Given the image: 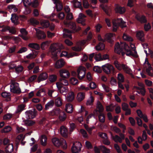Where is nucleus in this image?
I'll return each instance as SVG.
<instances>
[{
  "mask_svg": "<svg viewBox=\"0 0 153 153\" xmlns=\"http://www.w3.org/2000/svg\"><path fill=\"white\" fill-rule=\"evenodd\" d=\"M13 149V145L12 144H8L5 148V150L6 153H11Z\"/></svg>",
  "mask_w": 153,
  "mask_h": 153,
  "instance_id": "31",
  "label": "nucleus"
},
{
  "mask_svg": "<svg viewBox=\"0 0 153 153\" xmlns=\"http://www.w3.org/2000/svg\"><path fill=\"white\" fill-rule=\"evenodd\" d=\"M19 18L15 14L13 13L11 15V20L12 22L15 25H17L18 24V20Z\"/></svg>",
  "mask_w": 153,
  "mask_h": 153,
  "instance_id": "25",
  "label": "nucleus"
},
{
  "mask_svg": "<svg viewBox=\"0 0 153 153\" xmlns=\"http://www.w3.org/2000/svg\"><path fill=\"white\" fill-rule=\"evenodd\" d=\"M41 27L40 28L42 29L47 28L50 25V23L48 20H44L41 22Z\"/></svg>",
  "mask_w": 153,
  "mask_h": 153,
  "instance_id": "21",
  "label": "nucleus"
},
{
  "mask_svg": "<svg viewBox=\"0 0 153 153\" xmlns=\"http://www.w3.org/2000/svg\"><path fill=\"white\" fill-rule=\"evenodd\" d=\"M60 132L61 135L65 137L67 135V129L64 126H62L60 128Z\"/></svg>",
  "mask_w": 153,
  "mask_h": 153,
  "instance_id": "34",
  "label": "nucleus"
},
{
  "mask_svg": "<svg viewBox=\"0 0 153 153\" xmlns=\"http://www.w3.org/2000/svg\"><path fill=\"white\" fill-rule=\"evenodd\" d=\"M48 77V74L46 73H41L38 78V82H40L41 81L45 80Z\"/></svg>",
  "mask_w": 153,
  "mask_h": 153,
  "instance_id": "17",
  "label": "nucleus"
},
{
  "mask_svg": "<svg viewBox=\"0 0 153 153\" xmlns=\"http://www.w3.org/2000/svg\"><path fill=\"white\" fill-rule=\"evenodd\" d=\"M65 62L63 59H61L57 61L55 63V67L57 68H62L64 65Z\"/></svg>",
  "mask_w": 153,
  "mask_h": 153,
  "instance_id": "22",
  "label": "nucleus"
},
{
  "mask_svg": "<svg viewBox=\"0 0 153 153\" xmlns=\"http://www.w3.org/2000/svg\"><path fill=\"white\" fill-rule=\"evenodd\" d=\"M82 147V145L80 142H76L74 143L71 147L72 153H79L81 151Z\"/></svg>",
  "mask_w": 153,
  "mask_h": 153,
  "instance_id": "10",
  "label": "nucleus"
},
{
  "mask_svg": "<svg viewBox=\"0 0 153 153\" xmlns=\"http://www.w3.org/2000/svg\"><path fill=\"white\" fill-rule=\"evenodd\" d=\"M89 87L91 89H94L96 88L97 85L96 83L94 82H91L89 84Z\"/></svg>",
  "mask_w": 153,
  "mask_h": 153,
  "instance_id": "64",
  "label": "nucleus"
},
{
  "mask_svg": "<svg viewBox=\"0 0 153 153\" xmlns=\"http://www.w3.org/2000/svg\"><path fill=\"white\" fill-rule=\"evenodd\" d=\"M2 97L4 98H6L8 101L10 100V93H8L6 92H3L1 94Z\"/></svg>",
  "mask_w": 153,
  "mask_h": 153,
  "instance_id": "46",
  "label": "nucleus"
},
{
  "mask_svg": "<svg viewBox=\"0 0 153 153\" xmlns=\"http://www.w3.org/2000/svg\"><path fill=\"white\" fill-rule=\"evenodd\" d=\"M28 47L36 50H39L40 48V46L38 44L35 43H31L28 45Z\"/></svg>",
  "mask_w": 153,
  "mask_h": 153,
  "instance_id": "26",
  "label": "nucleus"
},
{
  "mask_svg": "<svg viewBox=\"0 0 153 153\" xmlns=\"http://www.w3.org/2000/svg\"><path fill=\"white\" fill-rule=\"evenodd\" d=\"M113 30L115 32L117 30V28L119 26H121L122 27H126V22H125L122 18H119L116 20H113L112 21Z\"/></svg>",
  "mask_w": 153,
  "mask_h": 153,
  "instance_id": "3",
  "label": "nucleus"
},
{
  "mask_svg": "<svg viewBox=\"0 0 153 153\" xmlns=\"http://www.w3.org/2000/svg\"><path fill=\"white\" fill-rule=\"evenodd\" d=\"M80 132L84 137H88V135L86 131L84 129H81L80 130Z\"/></svg>",
  "mask_w": 153,
  "mask_h": 153,
  "instance_id": "58",
  "label": "nucleus"
},
{
  "mask_svg": "<svg viewBox=\"0 0 153 153\" xmlns=\"http://www.w3.org/2000/svg\"><path fill=\"white\" fill-rule=\"evenodd\" d=\"M135 119L137 121V123L139 126H142V121L139 117H136Z\"/></svg>",
  "mask_w": 153,
  "mask_h": 153,
  "instance_id": "55",
  "label": "nucleus"
},
{
  "mask_svg": "<svg viewBox=\"0 0 153 153\" xmlns=\"http://www.w3.org/2000/svg\"><path fill=\"white\" fill-rule=\"evenodd\" d=\"M101 149L103 153H109L110 152V150L104 146H101Z\"/></svg>",
  "mask_w": 153,
  "mask_h": 153,
  "instance_id": "49",
  "label": "nucleus"
},
{
  "mask_svg": "<svg viewBox=\"0 0 153 153\" xmlns=\"http://www.w3.org/2000/svg\"><path fill=\"white\" fill-rule=\"evenodd\" d=\"M105 48V45L103 43L100 42L95 47L97 51L102 50Z\"/></svg>",
  "mask_w": 153,
  "mask_h": 153,
  "instance_id": "38",
  "label": "nucleus"
},
{
  "mask_svg": "<svg viewBox=\"0 0 153 153\" xmlns=\"http://www.w3.org/2000/svg\"><path fill=\"white\" fill-rule=\"evenodd\" d=\"M54 104V101L53 100H51L45 104V110H47L50 108H51L53 106Z\"/></svg>",
  "mask_w": 153,
  "mask_h": 153,
  "instance_id": "28",
  "label": "nucleus"
},
{
  "mask_svg": "<svg viewBox=\"0 0 153 153\" xmlns=\"http://www.w3.org/2000/svg\"><path fill=\"white\" fill-rule=\"evenodd\" d=\"M59 82L61 85L64 86H67L68 84V81L64 78L61 79L60 82Z\"/></svg>",
  "mask_w": 153,
  "mask_h": 153,
  "instance_id": "48",
  "label": "nucleus"
},
{
  "mask_svg": "<svg viewBox=\"0 0 153 153\" xmlns=\"http://www.w3.org/2000/svg\"><path fill=\"white\" fill-rule=\"evenodd\" d=\"M52 141L53 145L56 146H59L61 144L59 139L57 138H53Z\"/></svg>",
  "mask_w": 153,
  "mask_h": 153,
  "instance_id": "35",
  "label": "nucleus"
},
{
  "mask_svg": "<svg viewBox=\"0 0 153 153\" xmlns=\"http://www.w3.org/2000/svg\"><path fill=\"white\" fill-rule=\"evenodd\" d=\"M134 51V54L130 50V48L128 45L125 42H121L120 44L119 42H117L114 47V51L117 54H120L121 53L122 55H123L124 54V53L123 52V51H125L127 56H132L137 57V51L135 50Z\"/></svg>",
  "mask_w": 153,
  "mask_h": 153,
  "instance_id": "2",
  "label": "nucleus"
},
{
  "mask_svg": "<svg viewBox=\"0 0 153 153\" xmlns=\"http://www.w3.org/2000/svg\"><path fill=\"white\" fill-rule=\"evenodd\" d=\"M0 30L2 32H5L8 30L10 33L14 34L16 32V31L14 27L10 28L9 26L4 25H0Z\"/></svg>",
  "mask_w": 153,
  "mask_h": 153,
  "instance_id": "11",
  "label": "nucleus"
},
{
  "mask_svg": "<svg viewBox=\"0 0 153 153\" xmlns=\"http://www.w3.org/2000/svg\"><path fill=\"white\" fill-rule=\"evenodd\" d=\"M16 48V46L15 45H14L13 47L9 48V49L8 50L9 52L10 53H14Z\"/></svg>",
  "mask_w": 153,
  "mask_h": 153,
  "instance_id": "59",
  "label": "nucleus"
},
{
  "mask_svg": "<svg viewBox=\"0 0 153 153\" xmlns=\"http://www.w3.org/2000/svg\"><path fill=\"white\" fill-rule=\"evenodd\" d=\"M73 18V16L72 13H68L66 17V20H65L64 22V25L70 30L64 29L63 30L64 32L63 35V36L64 37H68L71 39H72L71 33H74L81 29V27H77L75 22L68 21V20H71Z\"/></svg>",
  "mask_w": 153,
  "mask_h": 153,
  "instance_id": "1",
  "label": "nucleus"
},
{
  "mask_svg": "<svg viewBox=\"0 0 153 153\" xmlns=\"http://www.w3.org/2000/svg\"><path fill=\"white\" fill-rule=\"evenodd\" d=\"M123 39L126 41L129 42H132L133 41V39L131 36L126 35L125 33L123 34Z\"/></svg>",
  "mask_w": 153,
  "mask_h": 153,
  "instance_id": "44",
  "label": "nucleus"
},
{
  "mask_svg": "<svg viewBox=\"0 0 153 153\" xmlns=\"http://www.w3.org/2000/svg\"><path fill=\"white\" fill-rule=\"evenodd\" d=\"M57 87L61 93H65L68 90V88L67 86H64L61 85L59 82H57L56 83Z\"/></svg>",
  "mask_w": 153,
  "mask_h": 153,
  "instance_id": "15",
  "label": "nucleus"
},
{
  "mask_svg": "<svg viewBox=\"0 0 153 153\" xmlns=\"http://www.w3.org/2000/svg\"><path fill=\"white\" fill-rule=\"evenodd\" d=\"M84 126L86 130L90 134L91 133L92 130L94 128V127H90L88 125L85 124L84 125Z\"/></svg>",
  "mask_w": 153,
  "mask_h": 153,
  "instance_id": "45",
  "label": "nucleus"
},
{
  "mask_svg": "<svg viewBox=\"0 0 153 153\" xmlns=\"http://www.w3.org/2000/svg\"><path fill=\"white\" fill-rule=\"evenodd\" d=\"M137 38L141 41L143 42L144 39L143 37L144 36V34L142 31H140L137 32L136 34Z\"/></svg>",
  "mask_w": 153,
  "mask_h": 153,
  "instance_id": "29",
  "label": "nucleus"
},
{
  "mask_svg": "<svg viewBox=\"0 0 153 153\" xmlns=\"http://www.w3.org/2000/svg\"><path fill=\"white\" fill-rule=\"evenodd\" d=\"M32 52L26 56V58L28 59H33L35 58L38 54V52L34 50H32Z\"/></svg>",
  "mask_w": 153,
  "mask_h": 153,
  "instance_id": "18",
  "label": "nucleus"
},
{
  "mask_svg": "<svg viewBox=\"0 0 153 153\" xmlns=\"http://www.w3.org/2000/svg\"><path fill=\"white\" fill-rule=\"evenodd\" d=\"M11 129V128L10 126H6L1 129V131L2 133H7L10 131Z\"/></svg>",
  "mask_w": 153,
  "mask_h": 153,
  "instance_id": "36",
  "label": "nucleus"
},
{
  "mask_svg": "<svg viewBox=\"0 0 153 153\" xmlns=\"http://www.w3.org/2000/svg\"><path fill=\"white\" fill-rule=\"evenodd\" d=\"M27 51V49L26 47H23L17 53H21L25 52Z\"/></svg>",
  "mask_w": 153,
  "mask_h": 153,
  "instance_id": "62",
  "label": "nucleus"
},
{
  "mask_svg": "<svg viewBox=\"0 0 153 153\" xmlns=\"http://www.w3.org/2000/svg\"><path fill=\"white\" fill-rule=\"evenodd\" d=\"M56 5V10L58 12L61 11L63 8V6L62 3L59 1V0H52Z\"/></svg>",
  "mask_w": 153,
  "mask_h": 153,
  "instance_id": "16",
  "label": "nucleus"
},
{
  "mask_svg": "<svg viewBox=\"0 0 153 153\" xmlns=\"http://www.w3.org/2000/svg\"><path fill=\"white\" fill-rule=\"evenodd\" d=\"M48 79L51 82H54L57 80V76L55 74L50 75L49 76Z\"/></svg>",
  "mask_w": 153,
  "mask_h": 153,
  "instance_id": "37",
  "label": "nucleus"
},
{
  "mask_svg": "<svg viewBox=\"0 0 153 153\" xmlns=\"http://www.w3.org/2000/svg\"><path fill=\"white\" fill-rule=\"evenodd\" d=\"M59 74L60 76L64 79L69 77L70 76V73L68 71L65 69H62L59 71Z\"/></svg>",
  "mask_w": 153,
  "mask_h": 153,
  "instance_id": "13",
  "label": "nucleus"
},
{
  "mask_svg": "<svg viewBox=\"0 0 153 153\" xmlns=\"http://www.w3.org/2000/svg\"><path fill=\"white\" fill-rule=\"evenodd\" d=\"M47 137L45 135H42L41 138V144L45 146L46 145L47 143Z\"/></svg>",
  "mask_w": 153,
  "mask_h": 153,
  "instance_id": "40",
  "label": "nucleus"
},
{
  "mask_svg": "<svg viewBox=\"0 0 153 153\" xmlns=\"http://www.w3.org/2000/svg\"><path fill=\"white\" fill-rule=\"evenodd\" d=\"M25 107V105L23 104H21L18 105L17 110L16 111V113H20L23 111Z\"/></svg>",
  "mask_w": 153,
  "mask_h": 153,
  "instance_id": "41",
  "label": "nucleus"
},
{
  "mask_svg": "<svg viewBox=\"0 0 153 153\" xmlns=\"http://www.w3.org/2000/svg\"><path fill=\"white\" fill-rule=\"evenodd\" d=\"M114 147L118 153H122L120 146L117 144H114Z\"/></svg>",
  "mask_w": 153,
  "mask_h": 153,
  "instance_id": "56",
  "label": "nucleus"
},
{
  "mask_svg": "<svg viewBox=\"0 0 153 153\" xmlns=\"http://www.w3.org/2000/svg\"><path fill=\"white\" fill-rule=\"evenodd\" d=\"M73 2L75 7L80 8L82 7V4L79 1L77 0H74Z\"/></svg>",
  "mask_w": 153,
  "mask_h": 153,
  "instance_id": "43",
  "label": "nucleus"
},
{
  "mask_svg": "<svg viewBox=\"0 0 153 153\" xmlns=\"http://www.w3.org/2000/svg\"><path fill=\"white\" fill-rule=\"evenodd\" d=\"M94 59L97 61L102 60V55L100 53H96L95 54Z\"/></svg>",
  "mask_w": 153,
  "mask_h": 153,
  "instance_id": "42",
  "label": "nucleus"
},
{
  "mask_svg": "<svg viewBox=\"0 0 153 153\" xmlns=\"http://www.w3.org/2000/svg\"><path fill=\"white\" fill-rule=\"evenodd\" d=\"M94 71L98 73H101L102 72V69L98 66H95L94 68Z\"/></svg>",
  "mask_w": 153,
  "mask_h": 153,
  "instance_id": "51",
  "label": "nucleus"
},
{
  "mask_svg": "<svg viewBox=\"0 0 153 153\" xmlns=\"http://www.w3.org/2000/svg\"><path fill=\"white\" fill-rule=\"evenodd\" d=\"M72 74L74 76H77L79 79H82L84 77L85 74V68L82 67L81 68H79L77 70V73L75 71H72Z\"/></svg>",
  "mask_w": 153,
  "mask_h": 153,
  "instance_id": "6",
  "label": "nucleus"
},
{
  "mask_svg": "<svg viewBox=\"0 0 153 153\" xmlns=\"http://www.w3.org/2000/svg\"><path fill=\"white\" fill-rule=\"evenodd\" d=\"M119 135L120 137L118 135H116L115 136H112V138L115 142L117 143L118 142L121 143L122 142V140L125 139V136L124 135L121 133H120Z\"/></svg>",
  "mask_w": 153,
  "mask_h": 153,
  "instance_id": "12",
  "label": "nucleus"
},
{
  "mask_svg": "<svg viewBox=\"0 0 153 153\" xmlns=\"http://www.w3.org/2000/svg\"><path fill=\"white\" fill-rule=\"evenodd\" d=\"M23 69V67L22 66L20 65L17 67L16 66L15 68V70L16 73H19L22 72Z\"/></svg>",
  "mask_w": 153,
  "mask_h": 153,
  "instance_id": "57",
  "label": "nucleus"
},
{
  "mask_svg": "<svg viewBox=\"0 0 153 153\" xmlns=\"http://www.w3.org/2000/svg\"><path fill=\"white\" fill-rule=\"evenodd\" d=\"M65 15L64 13L62 12H60L58 14V17L61 19H63L65 17Z\"/></svg>",
  "mask_w": 153,
  "mask_h": 153,
  "instance_id": "63",
  "label": "nucleus"
},
{
  "mask_svg": "<svg viewBox=\"0 0 153 153\" xmlns=\"http://www.w3.org/2000/svg\"><path fill=\"white\" fill-rule=\"evenodd\" d=\"M10 91L14 94H20L21 91L19 83L15 82H12L10 85Z\"/></svg>",
  "mask_w": 153,
  "mask_h": 153,
  "instance_id": "5",
  "label": "nucleus"
},
{
  "mask_svg": "<svg viewBox=\"0 0 153 153\" xmlns=\"http://www.w3.org/2000/svg\"><path fill=\"white\" fill-rule=\"evenodd\" d=\"M114 64L118 70L121 71L123 69L126 73L129 74L130 73L131 69L126 65L121 64L116 60L114 61Z\"/></svg>",
  "mask_w": 153,
  "mask_h": 153,
  "instance_id": "4",
  "label": "nucleus"
},
{
  "mask_svg": "<svg viewBox=\"0 0 153 153\" xmlns=\"http://www.w3.org/2000/svg\"><path fill=\"white\" fill-rule=\"evenodd\" d=\"M122 109L124 111H126L129 108L128 105L127 103L125 102H123L122 103Z\"/></svg>",
  "mask_w": 153,
  "mask_h": 153,
  "instance_id": "50",
  "label": "nucleus"
},
{
  "mask_svg": "<svg viewBox=\"0 0 153 153\" xmlns=\"http://www.w3.org/2000/svg\"><path fill=\"white\" fill-rule=\"evenodd\" d=\"M7 9L8 11H10L13 10L14 12H16L18 10L17 8L14 4L8 5L7 7Z\"/></svg>",
  "mask_w": 153,
  "mask_h": 153,
  "instance_id": "32",
  "label": "nucleus"
},
{
  "mask_svg": "<svg viewBox=\"0 0 153 153\" xmlns=\"http://www.w3.org/2000/svg\"><path fill=\"white\" fill-rule=\"evenodd\" d=\"M85 144L86 147L88 149H91L92 148L93 146L90 142L86 141L85 143Z\"/></svg>",
  "mask_w": 153,
  "mask_h": 153,
  "instance_id": "60",
  "label": "nucleus"
},
{
  "mask_svg": "<svg viewBox=\"0 0 153 153\" xmlns=\"http://www.w3.org/2000/svg\"><path fill=\"white\" fill-rule=\"evenodd\" d=\"M115 10L117 13L123 14L125 12L126 10L124 7L117 5L115 8Z\"/></svg>",
  "mask_w": 153,
  "mask_h": 153,
  "instance_id": "19",
  "label": "nucleus"
},
{
  "mask_svg": "<svg viewBox=\"0 0 153 153\" xmlns=\"http://www.w3.org/2000/svg\"><path fill=\"white\" fill-rule=\"evenodd\" d=\"M136 18L138 21L142 23H146L147 21L146 17L144 15H142L141 16L137 15L136 16Z\"/></svg>",
  "mask_w": 153,
  "mask_h": 153,
  "instance_id": "24",
  "label": "nucleus"
},
{
  "mask_svg": "<svg viewBox=\"0 0 153 153\" xmlns=\"http://www.w3.org/2000/svg\"><path fill=\"white\" fill-rule=\"evenodd\" d=\"M54 102L56 105L57 107L60 106L62 104V100L60 97H57L55 100Z\"/></svg>",
  "mask_w": 153,
  "mask_h": 153,
  "instance_id": "33",
  "label": "nucleus"
},
{
  "mask_svg": "<svg viewBox=\"0 0 153 153\" xmlns=\"http://www.w3.org/2000/svg\"><path fill=\"white\" fill-rule=\"evenodd\" d=\"M73 105L71 104L68 103L66 105L65 110L68 113H72L73 111Z\"/></svg>",
  "mask_w": 153,
  "mask_h": 153,
  "instance_id": "30",
  "label": "nucleus"
},
{
  "mask_svg": "<svg viewBox=\"0 0 153 153\" xmlns=\"http://www.w3.org/2000/svg\"><path fill=\"white\" fill-rule=\"evenodd\" d=\"M85 16L82 13L79 14L78 19L77 20V22L78 23H81L83 26L85 25Z\"/></svg>",
  "mask_w": 153,
  "mask_h": 153,
  "instance_id": "14",
  "label": "nucleus"
},
{
  "mask_svg": "<svg viewBox=\"0 0 153 153\" xmlns=\"http://www.w3.org/2000/svg\"><path fill=\"white\" fill-rule=\"evenodd\" d=\"M37 111L35 108L27 111L25 112L26 118L29 119H33L36 117L37 114Z\"/></svg>",
  "mask_w": 153,
  "mask_h": 153,
  "instance_id": "9",
  "label": "nucleus"
},
{
  "mask_svg": "<svg viewBox=\"0 0 153 153\" xmlns=\"http://www.w3.org/2000/svg\"><path fill=\"white\" fill-rule=\"evenodd\" d=\"M12 117V114L8 113L6 114L4 116L3 118L5 120H8L10 119Z\"/></svg>",
  "mask_w": 153,
  "mask_h": 153,
  "instance_id": "61",
  "label": "nucleus"
},
{
  "mask_svg": "<svg viewBox=\"0 0 153 153\" xmlns=\"http://www.w3.org/2000/svg\"><path fill=\"white\" fill-rule=\"evenodd\" d=\"M94 101V97H92L91 96L90 97V99L88 100L86 102V105H91L93 102Z\"/></svg>",
  "mask_w": 153,
  "mask_h": 153,
  "instance_id": "53",
  "label": "nucleus"
},
{
  "mask_svg": "<svg viewBox=\"0 0 153 153\" xmlns=\"http://www.w3.org/2000/svg\"><path fill=\"white\" fill-rule=\"evenodd\" d=\"M102 70L107 74L114 73L115 72L114 68L111 64H106L102 66Z\"/></svg>",
  "mask_w": 153,
  "mask_h": 153,
  "instance_id": "7",
  "label": "nucleus"
},
{
  "mask_svg": "<svg viewBox=\"0 0 153 153\" xmlns=\"http://www.w3.org/2000/svg\"><path fill=\"white\" fill-rule=\"evenodd\" d=\"M105 39L108 42L111 44L113 43V40L112 39V37L113 36V34L112 33H107L105 34Z\"/></svg>",
  "mask_w": 153,
  "mask_h": 153,
  "instance_id": "27",
  "label": "nucleus"
},
{
  "mask_svg": "<svg viewBox=\"0 0 153 153\" xmlns=\"http://www.w3.org/2000/svg\"><path fill=\"white\" fill-rule=\"evenodd\" d=\"M85 93L84 92H80L77 94L76 98L79 102H81L85 98Z\"/></svg>",
  "mask_w": 153,
  "mask_h": 153,
  "instance_id": "23",
  "label": "nucleus"
},
{
  "mask_svg": "<svg viewBox=\"0 0 153 153\" xmlns=\"http://www.w3.org/2000/svg\"><path fill=\"white\" fill-rule=\"evenodd\" d=\"M117 79L120 82H123L124 81V78L123 75L121 73H119L117 75Z\"/></svg>",
  "mask_w": 153,
  "mask_h": 153,
  "instance_id": "47",
  "label": "nucleus"
},
{
  "mask_svg": "<svg viewBox=\"0 0 153 153\" xmlns=\"http://www.w3.org/2000/svg\"><path fill=\"white\" fill-rule=\"evenodd\" d=\"M74 98V93L73 92H71L69 93L68 94L67 99L70 102L72 101Z\"/></svg>",
  "mask_w": 153,
  "mask_h": 153,
  "instance_id": "39",
  "label": "nucleus"
},
{
  "mask_svg": "<svg viewBox=\"0 0 153 153\" xmlns=\"http://www.w3.org/2000/svg\"><path fill=\"white\" fill-rule=\"evenodd\" d=\"M50 48L51 51L54 53L55 56H56L58 53H60L61 51V47L58 43H55L52 45Z\"/></svg>",
  "mask_w": 153,
  "mask_h": 153,
  "instance_id": "8",
  "label": "nucleus"
},
{
  "mask_svg": "<svg viewBox=\"0 0 153 153\" xmlns=\"http://www.w3.org/2000/svg\"><path fill=\"white\" fill-rule=\"evenodd\" d=\"M37 78L36 75H34L30 77L28 79V81L29 82H31L34 81Z\"/></svg>",
  "mask_w": 153,
  "mask_h": 153,
  "instance_id": "52",
  "label": "nucleus"
},
{
  "mask_svg": "<svg viewBox=\"0 0 153 153\" xmlns=\"http://www.w3.org/2000/svg\"><path fill=\"white\" fill-rule=\"evenodd\" d=\"M39 36L40 39H44L46 37V35L45 33L42 31H40L39 33Z\"/></svg>",
  "mask_w": 153,
  "mask_h": 153,
  "instance_id": "54",
  "label": "nucleus"
},
{
  "mask_svg": "<svg viewBox=\"0 0 153 153\" xmlns=\"http://www.w3.org/2000/svg\"><path fill=\"white\" fill-rule=\"evenodd\" d=\"M58 113H59V119L60 121H64L66 118V115L65 113L63 112H60V111L59 109H57Z\"/></svg>",
  "mask_w": 153,
  "mask_h": 153,
  "instance_id": "20",
  "label": "nucleus"
}]
</instances>
